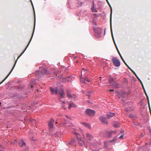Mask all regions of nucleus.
I'll return each mask as SVG.
<instances>
[{
    "label": "nucleus",
    "mask_w": 151,
    "mask_h": 151,
    "mask_svg": "<svg viewBox=\"0 0 151 151\" xmlns=\"http://www.w3.org/2000/svg\"><path fill=\"white\" fill-rule=\"evenodd\" d=\"M124 132V131H121V133H122H122H123V132Z\"/></svg>",
    "instance_id": "c03bdc74"
},
{
    "label": "nucleus",
    "mask_w": 151,
    "mask_h": 151,
    "mask_svg": "<svg viewBox=\"0 0 151 151\" xmlns=\"http://www.w3.org/2000/svg\"><path fill=\"white\" fill-rule=\"evenodd\" d=\"M80 131L83 134V136L84 137V132L81 129H80Z\"/></svg>",
    "instance_id": "bb28decb"
},
{
    "label": "nucleus",
    "mask_w": 151,
    "mask_h": 151,
    "mask_svg": "<svg viewBox=\"0 0 151 151\" xmlns=\"http://www.w3.org/2000/svg\"><path fill=\"white\" fill-rule=\"evenodd\" d=\"M19 146L20 147H22L25 146L26 145V144L25 142H24L22 139H21L20 140H19Z\"/></svg>",
    "instance_id": "9b49d317"
},
{
    "label": "nucleus",
    "mask_w": 151,
    "mask_h": 151,
    "mask_svg": "<svg viewBox=\"0 0 151 151\" xmlns=\"http://www.w3.org/2000/svg\"><path fill=\"white\" fill-rule=\"evenodd\" d=\"M93 30L95 33H98V34H101L102 33V30L100 28L97 27L93 28Z\"/></svg>",
    "instance_id": "9d476101"
},
{
    "label": "nucleus",
    "mask_w": 151,
    "mask_h": 151,
    "mask_svg": "<svg viewBox=\"0 0 151 151\" xmlns=\"http://www.w3.org/2000/svg\"><path fill=\"white\" fill-rule=\"evenodd\" d=\"M44 73L48 75L49 74V72L48 71L44 69Z\"/></svg>",
    "instance_id": "5701e85b"
},
{
    "label": "nucleus",
    "mask_w": 151,
    "mask_h": 151,
    "mask_svg": "<svg viewBox=\"0 0 151 151\" xmlns=\"http://www.w3.org/2000/svg\"><path fill=\"white\" fill-rule=\"evenodd\" d=\"M72 97H73L74 98H76V96L75 95H73V96H72Z\"/></svg>",
    "instance_id": "c756f323"
},
{
    "label": "nucleus",
    "mask_w": 151,
    "mask_h": 151,
    "mask_svg": "<svg viewBox=\"0 0 151 151\" xmlns=\"http://www.w3.org/2000/svg\"><path fill=\"white\" fill-rule=\"evenodd\" d=\"M30 0V1H31V3H32V6H33V5L32 3V1H31V0Z\"/></svg>",
    "instance_id": "ea45409f"
},
{
    "label": "nucleus",
    "mask_w": 151,
    "mask_h": 151,
    "mask_svg": "<svg viewBox=\"0 0 151 151\" xmlns=\"http://www.w3.org/2000/svg\"><path fill=\"white\" fill-rule=\"evenodd\" d=\"M56 124H57V122H56Z\"/></svg>",
    "instance_id": "5fc2aeb1"
},
{
    "label": "nucleus",
    "mask_w": 151,
    "mask_h": 151,
    "mask_svg": "<svg viewBox=\"0 0 151 151\" xmlns=\"http://www.w3.org/2000/svg\"><path fill=\"white\" fill-rule=\"evenodd\" d=\"M100 121L103 123L105 124H108V121L106 118L103 116H101L99 117Z\"/></svg>",
    "instance_id": "423d86ee"
},
{
    "label": "nucleus",
    "mask_w": 151,
    "mask_h": 151,
    "mask_svg": "<svg viewBox=\"0 0 151 151\" xmlns=\"http://www.w3.org/2000/svg\"><path fill=\"white\" fill-rule=\"evenodd\" d=\"M82 71L81 72V76H82Z\"/></svg>",
    "instance_id": "de8ad7c7"
},
{
    "label": "nucleus",
    "mask_w": 151,
    "mask_h": 151,
    "mask_svg": "<svg viewBox=\"0 0 151 151\" xmlns=\"http://www.w3.org/2000/svg\"><path fill=\"white\" fill-rule=\"evenodd\" d=\"M112 61L115 66L119 67L120 65V62L116 58H113L112 59Z\"/></svg>",
    "instance_id": "7ed1b4c3"
},
{
    "label": "nucleus",
    "mask_w": 151,
    "mask_h": 151,
    "mask_svg": "<svg viewBox=\"0 0 151 151\" xmlns=\"http://www.w3.org/2000/svg\"><path fill=\"white\" fill-rule=\"evenodd\" d=\"M111 32L112 34V30H111Z\"/></svg>",
    "instance_id": "09e8293b"
},
{
    "label": "nucleus",
    "mask_w": 151,
    "mask_h": 151,
    "mask_svg": "<svg viewBox=\"0 0 151 151\" xmlns=\"http://www.w3.org/2000/svg\"><path fill=\"white\" fill-rule=\"evenodd\" d=\"M85 79L82 78H80V81L81 83H85Z\"/></svg>",
    "instance_id": "aec40b11"
},
{
    "label": "nucleus",
    "mask_w": 151,
    "mask_h": 151,
    "mask_svg": "<svg viewBox=\"0 0 151 151\" xmlns=\"http://www.w3.org/2000/svg\"><path fill=\"white\" fill-rule=\"evenodd\" d=\"M67 95L69 98L72 97V96L70 94V91L69 89H67L66 90Z\"/></svg>",
    "instance_id": "4468645a"
},
{
    "label": "nucleus",
    "mask_w": 151,
    "mask_h": 151,
    "mask_svg": "<svg viewBox=\"0 0 151 151\" xmlns=\"http://www.w3.org/2000/svg\"><path fill=\"white\" fill-rule=\"evenodd\" d=\"M109 81L110 82V83L111 84H112L114 82H115L114 81V79L113 78H110L109 79Z\"/></svg>",
    "instance_id": "6ab92c4d"
},
{
    "label": "nucleus",
    "mask_w": 151,
    "mask_h": 151,
    "mask_svg": "<svg viewBox=\"0 0 151 151\" xmlns=\"http://www.w3.org/2000/svg\"><path fill=\"white\" fill-rule=\"evenodd\" d=\"M29 150V148L28 147H26L24 148L23 150V151H28Z\"/></svg>",
    "instance_id": "b1692460"
},
{
    "label": "nucleus",
    "mask_w": 151,
    "mask_h": 151,
    "mask_svg": "<svg viewBox=\"0 0 151 151\" xmlns=\"http://www.w3.org/2000/svg\"><path fill=\"white\" fill-rule=\"evenodd\" d=\"M50 90L52 94H57L58 91V88L57 87H56L55 88L50 87Z\"/></svg>",
    "instance_id": "1a4fd4ad"
},
{
    "label": "nucleus",
    "mask_w": 151,
    "mask_h": 151,
    "mask_svg": "<svg viewBox=\"0 0 151 151\" xmlns=\"http://www.w3.org/2000/svg\"><path fill=\"white\" fill-rule=\"evenodd\" d=\"M143 134H141V137H143Z\"/></svg>",
    "instance_id": "58836bf2"
},
{
    "label": "nucleus",
    "mask_w": 151,
    "mask_h": 151,
    "mask_svg": "<svg viewBox=\"0 0 151 151\" xmlns=\"http://www.w3.org/2000/svg\"><path fill=\"white\" fill-rule=\"evenodd\" d=\"M86 137L87 139L89 140H91L93 138V136L89 134H87Z\"/></svg>",
    "instance_id": "ddd939ff"
},
{
    "label": "nucleus",
    "mask_w": 151,
    "mask_h": 151,
    "mask_svg": "<svg viewBox=\"0 0 151 151\" xmlns=\"http://www.w3.org/2000/svg\"><path fill=\"white\" fill-rule=\"evenodd\" d=\"M113 124L114 126L115 127H119L120 126V124L118 122H114Z\"/></svg>",
    "instance_id": "2eb2a0df"
},
{
    "label": "nucleus",
    "mask_w": 151,
    "mask_h": 151,
    "mask_svg": "<svg viewBox=\"0 0 151 151\" xmlns=\"http://www.w3.org/2000/svg\"><path fill=\"white\" fill-rule=\"evenodd\" d=\"M123 134H122V135L121 136H120L119 137V138L120 139H123Z\"/></svg>",
    "instance_id": "cd10ccee"
},
{
    "label": "nucleus",
    "mask_w": 151,
    "mask_h": 151,
    "mask_svg": "<svg viewBox=\"0 0 151 151\" xmlns=\"http://www.w3.org/2000/svg\"><path fill=\"white\" fill-rule=\"evenodd\" d=\"M116 137H115L114 138V139H113L112 140H111V141H110V142H114V141H115L116 139Z\"/></svg>",
    "instance_id": "393cba45"
},
{
    "label": "nucleus",
    "mask_w": 151,
    "mask_h": 151,
    "mask_svg": "<svg viewBox=\"0 0 151 151\" xmlns=\"http://www.w3.org/2000/svg\"><path fill=\"white\" fill-rule=\"evenodd\" d=\"M66 117L67 118H68V119H70V117L69 116H67V115H66Z\"/></svg>",
    "instance_id": "72a5a7b5"
},
{
    "label": "nucleus",
    "mask_w": 151,
    "mask_h": 151,
    "mask_svg": "<svg viewBox=\"0 0 151 151\" xmlns=\"http://www.w3.org/2000/svg\"><path fill=\"white\" fill-rule=\"evenodd\" d=\"M87 102L88 103H90V102L88 100L87 101Z\"/></svg>",
    "instance_id": "a19ab883"
},
{
    "label": "nucleus",
    "mask_w": 151,
    "mask_h": 151,
    "mask_svg": "<svg viewBox=\"0 0 151 151\" xmlns=\"http://www.w3.org/2000/svg\"><path fill=\"white\" fill-rule=\"evenodd\" d=\"M111 13H112V12H111Z\"/></svg>",
    "instance_id": "a18cd8bd"
},
{
    "label": "nucleus",
    "mask_w": 151,
    "mask_h": 151,
    "mask_svg": "<svg viewBox=\"0 0 151 151\" xmlns=\"http://www.w3.org/2000/svg\"><path fill=\"white\" fill-rule=\"evenodd\" d=\"M76 107V106L75 104L71 102L69 104L68 106V108L69 109H70L72 107Z\"/></svg>",
    "instance_id": "dca6fc26"
},
{
    "label": "nucleus",
    "mask_w": 151,
    "mask_h": 151,
    "mask_svg": "<svg viewBox=\"0 0 151 151\" xmlns=\"http://www.w3.org/2000/svg\"><path fill=\"white\" fill-rule=\"evenodd\" d=\"M82 69H83V72H84V68H82Z\"/></svg>",
    "instance_id": "79ce46f5"
},
{
    "label": "nucleus",
    "mask_w": 151,
    "mask_h": 151,
    "mask_svg": "<svg viewBox=\"0 0 151 151\" xmlns=\"http://www.w3.org/2000/svg\"><path fill=\"white\" fill-rule=\"evenodd\" d=\"M86 114L90 116H93L95 113L94 110L88 109H86Z\"/></svg>",
    "instance_id": "20e7f679"
},
{
    "label": "nucleus",
    "mask_w": 151,
    "mask_h": 151,
    "mask_svg": "<svg viewBox=\"0 0 151 151\" xmlns=\"http://www.w3.org/2000/svg\"><path fill=\"white\" fill-rule=\"evenodd\" d=\"M33 121H35V120H33Z\"/></svg>",
    "instance_id": "3c124183"
},
{
    "label": "nucleus",
    "mask_w": 151,
    "mask_h": 151,
    "mask_svg": "<svg viewBox=\"0 0 151 151\" xmlns=\"http://www.w3.org/2000/svg\"><path fill=\"white\" fill-rule=\"evenodd\" d=\"M33 35H32L31 36V37L30 39V40L29 41V42H28V44L27 45V46L26 47V48H25V49L23 51V52L20 54V55L18 57L17 60H16V61L15 62V63L12 68V69L11 70V71H10V72H9V73L8 74V75L6 77V78L3 80V81L1 82L0 83V84H1V83H2L4 81H5V80L7 78V77L9 76V75L12 72V70H13L15 65V64H16V62H17V60L18 59V58L22 55V54L24 53V51H25V50H26V49H27V47H28V45H29L31 40L32 38V37H33Z\"/></svg>",
    "instance_id": "f257e3e1"
},
{
    "label": "nucleus",
    "mask_w": 151,
    "mask_h": 151,
    "mask_svg": "<svg viewBox=\"0 0 151 151\" xmlns=\"http://www.w3.org/2000/svg\"><path fill=\"white\" fill-rule=\"evenodd\" d=\"M116 114L112 113H108L107 114V117L108 118H111L112 117L115 116Z\"/></svg>",
    "instance_id": "f8f14e48"
},
{
    "label": "nucleus",
    "mask_w": 151,
    "mask_h": 151,
    "mask_svg": "<svg viewBox=\"0 0 151 151\" xmlns=\"http://www.w3.org/2000/svg\"><path fill=\"white\" fill-rule=\"evenodd\" d=\"M111 85L116 88H118L119 87V85L115 82H114Z\"/></svg>",
    "instance_id": "a211bd4d"
},
{
    "label": "nucleus",
    "mask_w": 151,
    "mask_h": 151,
    "mask_svg": "<svg viewBox=\"0 0 151 151\" xmlns=\"http://www.w3.org/2000/svg\"><path fill=\"white\" fill-rule=\"evenodd\" d=\"M135 76H136L137 77V78L138 79L139 81L142 83V82L138 78V77L136 75V74H135Z\"/></svg>",
    "instance_id": "7c9ffc66"
},
{
    "label": "nucleus",
    "mask_w": 151,
    "mask_h": 151,
    "mask_svg": "<svg viewBox=\"0 0 151 151\" xmlns=\"http://www.w3.org/2000/svg\"><path fill=\"white\" fill-rule=\"evenodd\" d=\"M30 85L31 86L32 88L33 87V84L32 83H30Z\"/></svg>",
    "instance_id": "2f4dec72"
},
{
    "label": "nucleus",
    "mask_w": 151,
    "mask_h": 151,
    "mask_svg": "<svg viewBox=\"0 0 151 151\" xmlns=\"http://www.w3.org/2000/svg\"><path fill=\"white\" fill-rule=\"evenodd\" d=\"M120 56L121 58H122V60H123V61L124 62V63L125 64L127 65V66H128L127 65V64L125 63V61H124V60L123 59V58H122V56H121V55H120Z\"/></svg>",
    "instance_id": "c85d7f7f"
},
{
    "label": "nucleus",
    "mask_w": 151,
    "mask_h": 151,
    "mask_svg": "<svg viewBox=\"0 0 151 151\" xmlns=\"http://www.w3.org/2000/svg\"><path fill=\"white\" fill-rule=\"evenodd\" d=\"M63 105H62V106H63V108H64V109H65V108L64 107V105H64V104L65 102H64V101H63Z\"/></svg>",
    "instance_id": "473e14b6"
},
{
    "label": "nucleus",
    "mask_w": 151,
    "mask_h": 151,
    "mask_svg": "<svg viewBox=\"0 0 151 151\" xmlns=\"http://www.w3.org/2000/svg\"><path fill=\"white\" fill-rule=\"evenodd\" d=\"M76 142V140L75 139H73L70 142L68 143V144L69 145H73L74 144L75 145V143Z\"/></svg>",
    "instance_id": "f3484780"
},
{
    "label": "nucleus",
    "mask_w": 151,
    "mask_h": 151,
    "mask_svg": "<svg viewBox=\"0 0 151 151\" xmlns=\"http://www.w3.org/2000/svg\"><path fill=\"white\" fill-rule=\"evenodd\" d=\"M32 82L33 83L35 84V80L34 79H32L31 80Z\"/></svg>",
    "instance_id": "a878e982"
},
{
    "label": "nucleus",
    "mask_w": 151,
    "mask_h": 151,
    "mask_svg": "<svg viewBox=\"0 0 151 151\" xmlns=\"http://www.w3.org/2000/svg\"><path fill=\"white\" fill-rule=\"evenodd\" d=\"M113 132V131H112L111 132H110L109 133V135H110L111 134H112V132Z\"/></svg>",
    "instance_id": "c9c22d12"
},
{
    "label": "nucleus",
    "mask_w": 151,
    "mask_h": 151,
    "mask_svg": "<svg viewBox=\"0 0 151 151\" xmlns=\"http://www.w3.org/2000/svg\"><path fill=\"white\" fill-rule=\"evenodd\" d=\"M87 96H88V99H89V98H90V95H89V94H88V95H87Z\"/></svg>",
    "instance_id": "e433bc0d"
},
{
    "label": "nucleus",
    "mask_w": 151,
    "mask_h": 151,
    "mask_svg": "<svg viewBox=\"0 0 151 151\" xmlns=\"http://www.w3.org/2000/svg\"><path fill=\"white\" fill-rule=\"evenodd\" d=\"M54 122V120L52 118H51L50 121L48 123L49 128L50 130L53 128Z\"/></svg>",
    "instance_id": "39448f33"
},
{
    "label": "nucleus",
    "mask_w": 151,
    "mask_h": 151,
    "mask_svg": "<svg viewBox=\"0 0 151 151\" xmlns=\"http://www.w3.org/2000/svg\"><path fill=\"white\" fill-rule=\"evenodd\" d=\"M95 141V140H94ZM95 143H96V140H95Z\"/></svg>",
    "instance_id": "8fccbe9b"
},
{
    "label": "nucleus",
    "mask_w": 151,
    "mask_h": 151,
    "mask_svg": "<svg viewBox=\"0 0 151 151\" xmlns=\"http://www.w3.org/2000/svg\"><path fill=\"white\" fill-rule=\"evenodd\" d=\"M108 137H110V135H108Z\"/></svg>",
    "instance_id": "37998d69"
},
{
    "label": "nucleus",
    "mask_w": 151,
    "mask_h": 151,
    "mask_svg": "<svg viewBox=\"0 0 151 151\" xmlns=\"http://www.w3.org/2000/svg\"><path fill=\"white\" fill-rule=\"evenodd\" d=\"M130 110H132V109H131L130 108L129 109H126V110L127 112V116L131 118H133L134 117V115L133 114H132L131 113H130Z\"/></svg>",
    "instance_id": "6e6552de"
},
{
    "label": "nucleus",
    "mask_w": 151,
    "mask_h": 151,
    "mask_svg": "<svg viewBox=\"0 0 151 151\" xmlns=\"http://www.w3.org/2000/svg\"><path fill=\"white\" fill-rule=\"evenodd\" d=\"M65 124H67V123H66V122H65Z\"/></svg>",
    "instance_id": "603ef678"
},
{
    "label": "nucleus",
    "mask_w": 151,
    "mask_h": 151,
    "mask_svg": "<svg viewBox=\"0 0 151 151\" xmlns=\"http://www.w3.org/2000/svg\"><path fill=\"white\" fill-rule=\"evenodd\" d=\"M114 91V89H111V90H109V91Z\"/></svg>",
    "instance_id": "4c0bfd02"
},
{
    "label": "nucleus",
    "mask_w": 151,
    "mask_h": 151,
    "mask_svg": "<svg viewBox=\"0 0 151 151\" xmlns=\"http://www.w3.org/2000/svg\"><path fill=\"white\" fill-rule=\"evenodd\" d=\"M86 127L89 129H91V127L89 124L86 123Z\"/></svg>",
    "instance_id": "4be33fe9"
},
{
    "label": "nucleus",
    "mask_w": 151,
    "mask_h": 151,
    "mask_svg": "<svg viewBox=\"0 0 151 151\" xmlns=\"http://www.w3.org/2000/svg\"><path fill=\"white\" fill-rule=\"evenodd\" d=\"M86 82H87L89 83H90L91 82V80L90 79H87L86 78V85L87 84V86L88 85H89V83H87Z\"/></svg>",
    "instance_id": "412c9836"
},
{
    "label": "nucleus",
    "mask_w": 151,
    "mask_h": 151,
    "mask_svg": "<svg viewBox=\"0 0 151 151\" xmlns=\"http://www.w3.org/2000/svg\"><path fill=\"white\" fill-rule=\"evenodd\" d=\"M78 4H82V3L81 2L79 1L78 2Z\"/></svg>",
    "instance_id": "f704fd0d"
},
{
    "label": "nucleus",
    "mask_w": 151,
    "mask_h": 151,
    "mask_svg": "<svg viewBox=\"0 0 151 151\" xmlns=\"http://www.w3.org/2000/svg\"><path fill=\"white\" fill-rule=\"evenodd\" d=\"M82 91L83 92V91H82Z\"/></svg>",
    "instance_id": "864d4df0"
},
{
    "label": "nucleus",
    "mask_w": 151,
    "mask_h": 151,
    "mask_svg": "<svg viewBox=\"0 0 151 151\" xmlns=\"http://www.w3.org/2000/svg\"><path fill=\"white\" fill-rule=\"evenodd\" d=\"M58 93L60 95L61 97L64 98L65 94L63 89H59L58 91Z\"/></svg>",
    "instance_id": "0eeeda50"
},
{
    "label": "nucleus",
    "mask_w": 151,
    "mask_h": 151,
    "mask_svg": "<svg viewBox=\"0 0 151 151\" xmlns=\"http://www.w3.org/2000/svg\"><path fill=\"white\" fill-rule=\"evenodd\" d=\"M64 121L65 122L67 121V120H66L65 119H64Z\"/></svg>",
    "instance_id": "49530a36"
},
{
    "label": "nucleus",
    "mask_w": 151,
    "mask_h": 151,
    "mask_svg": "<svg viewBox=\"0 0 151 151\" xmlns=\"http://www.w3.org/2000/svg\"><path fill=\"white\" fill-rule=\"evenodd\" d=\"M74 134L77 136V137L78 140L79 142V143L81 146H82L83 145H85V142L83 139L81 137H79L78 136H80L78 133L77 132H75Z\"/></svg>",
    "instance_id": "f03ea898"
}]
</instances>
